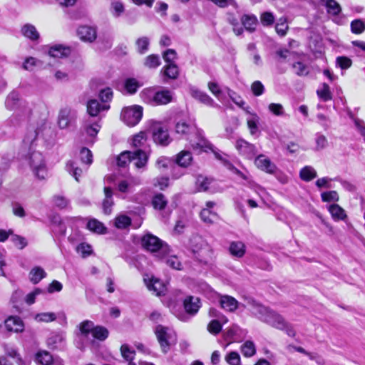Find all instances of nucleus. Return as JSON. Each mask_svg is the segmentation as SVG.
I'll list each match as a JSON object with an SVG mask.
<instances>
[{"instance_id":"nucleus-1","label":"nucleus","mask_w":365,"mask_h":365,"mask_svg":"<svg viewBox=\"0 0 365 365\" xmlns=\"http://www.w3.org/2000/svg\"><path fill=\"white\" fill-rule=\"evenodd\" d=\"M37 133L32 130L28 133L24 139L25 145H29V163L34 175L39 180H44L47 176V169L42 154L38 151L32 150Z\"/></svg>"},{"instance_id":"nucleus-2","label":"nucleus","mask_w":365,"mask_h":365,"mask_svg":"<svg viewBox=\"0 0 365 365\" xmlns=\"http://www.w3.org/2000/svg\"><path fill=\"white\" fill-rule=\"evenodd\" d=\"M252 312L261 321L277 329H284L287 327V322L282 316L255 302L252 303Z\"/></svg>"},{"instance_id":"nucleus-3","label":"nucleus","mask_w":365,"mask_h":365,"mask_svg":"<svg viewBox=\"0 0 365 365\" xmlns=\"http://www.w3.org/2000/svg\"><path fill=\"white\" fill-rule=\"evenodd\" d=\"M140 96L143 102L153 106L168 104L173 99V93L168 89L157 91L154 88H145Z\"/></svg>"},{"instance_id":"nucleus-4","label":"nucleus","mask_w":365,"mask_h":365,"mask_svg":"<svg viewBox=\"0 0 365 365\" xmlns=\"http://www.w3.org/2000/svg\"><path fill=\"white\" fill-rule=\"evenodd\" d=\"M142 247L160 259L164 258L170 252L169 246L158 237L146 234L141 238Z\"/></svg>"},{"instance_id":"nucleus-5","label":"nucleus","mask_w":365,"mask_h":365,"mask_svg":"<svg viewBox=\"0 0 365 365\" xmlns=\"http://www.w3.org/2000/svg\"><path fill=\"white\" fill-rule=\"evenodd\" d=\"M148 157L146 153L141 149H138L133 152L124 151L121 153L117 158V165L119 167L125 168L131 161L135 160V165L137 168L145 167Z\"/></svg>"},{"instance_id":"nucleus-6","label":"nucleus","mask_w":365,"mask_h":365,"mask_svg":"<svg viewBox=\"0 0 365 365\" xmlns=\"http://www.w3.org/2000/svg\"><path fill=\"white\" fill-rule=\"evenodd\" d=\"M155 334L164 353H167L170 346L177 341L175 331L168 327L158 325L155 327Z\"/></svg>"},{"instance_id":"nucleus-7","label":"nucleus","mask_w":365,"mask_h":365,"mask_svg":"<svg viewBox=\"0 0 365 365\" xmlns=\"http://www.w3.org/2000/svg\"><path fill=\"white\" fill-rule=\"evenodd\" d=\"M143 117V108L140 106H132L125 108L121 112V119L128 126L137 125Z\"/></svg>"},{"instance_id":"nucleus-8","label":"nucleus","mask_w":365,"mask_h":365,"mask_svg":"<svg viewBox=\"0 0 365 365\" xmlns=\"http://www.w3.org/2000/svg\"><path fill=\"white\" fill-rule=\"evenodd\" d=\"M153 138L155 143L163 146L168 145L170 138L168 130L160 123H156L152 126Z\"/></svg>"},{"instance_id":"nucleus-9","label":"nucleus","mask_w":365,"mask_h":365,"mask_svg":"<svg viewBox=\"0 0 365 365\" xmlns=\"http://www.w3.org/2000/svg\"><path fill=\"white\" fill-rule=\"evenodd\" d=\"M76 118V112L68 107L60 110L58 124L61 129H65Z\"/></svg>"},{"instance_id":"nucleus-10","label":"nucleus","mask_w":365,"mask_h":365,"mask_svg":"<svg viewBox=\"0 0 365 365\" xmlns=\"http://www.w3.org/2000/svg\"><path fill=\"white\" fill-rule=\"evenodd\" d=\"M255 165L258 169L269 174H274L277 169L276 165L263 154L258 155L255 158Z\"/></svg>"},{"instance_id":"nucleus-11","label":"nucleus","mask_w":365,"mask_h":365,"mask_svg":"<svg viewBox=\"0 0 365 365\" xmlns=\"http://www.w3.org/2000/svg\"><path fill=\"white\" fill-rule=\"evenodd\" d=\"M235 147L239 153L247 159H252L257 154L255 146L242 139H239L235 143Z\"/></svg>"},{"instance_id":"nucleus-12","label":"nucleus","mask_w":365,"mask_h":365,"mask_svg":"<svg viewBox=\"0 0 365 365\" xmlns=\"http://www.w3.org/2000/svg\"><path fill=\"white\" fill-rule=\"evenodd\" d=\"M77 34L82 41L89 43L94 41L97 37L96 29L89 26H79Z\"/></svg>"},{"instance_id":"nucleus-13","label":"nucleus","mask_w":365,"mask_h":365,"mask_svg":"<svg viewBox=\"0 0 365 365\" xmlns=\"http://www.w3.org/2000/svg\"><path fill=\"white\" fill-rule=\"evenodd\" d=\"M6 329L8 331L22 332L24 329V324L21 319L16 316H11L4 321Z\"/></svg>"},{"instance_id":"nucleus-14","label":"nucleus","mask_w":365,"mask_h":365,"mask_svg":"<svg viewBox=\"0 0 365 365\" xmlns=\"http://www.w3.org/2000/svg\"><path fill=\"white\" fill-rule=\"evenodd\" d=\"M184 308L187 313L195 315L201 307L200 299L198 297L189 296L183 302Z\"/></svg>"},{"instance_id":"nucleus-15","label":"nucleus","mask_w":365,"mask_h":365,"mask_svg":"<svg viewBox=\"0 0 365 365\" xmlns=\"http://www.w3.org/2000/svg\"><path fill=\"white\" fill-rule=\"evenodd\" d=\"M190 93L192 98L205 105L212 107L218 106V105L215 103L213 99L211 98L206 93L196 88H191Z\"/></svg>"},{"instance_id":"nucleus-16","label":"nucleus","mask_w":365,"mask_h":365,"mask_svg":"<svg viewBox=\"0 0 365 365\" xmlns=\"http://www.w3.org/2000/svg\"><path fill=\"white\" fill-rule=\"evenodd\" d=\"M219 303L222 309L225 311L233 312L238 307V302L232 297L229 295H220Z\"/></svg>"},{"instance_id":"nucleus-17","label":"nucleus","mask_w":365,"mask_h":365,"mask_svg":"<svg viewBox=\"0 0 365 365\" xmlns=\"http://www.w3.org/2000/svg\"><path fill=\"white\" fill-rule=\"evenodd\" d=\"M110 108L108 104H101L97 100L92 99L87 103V111L91 116H97L101 110H107Z\"/></svg>"},{"instance_id":"nucleus-18","label":"nucleus","mask_w":365,"mask_h":365,"mask_svg":"<svg viewBox=\"0 0 365 365\" xmlns=\"http://www.w3.org/2000/svg\"><path fill=\"white\" fill-rule=\"evenodd\" d=\"M197 141L191 144V147L193 150L197 152H201L206 149H212V145L203 136L201 131H197L196 133Z\"/></svg>"},{"instance_id":"nucleus-19","label":"nucleus","mask_w":365,"mask_h":365,"mask_svg":"<svg viewBox=\"0 0 365 365\" xmlns=\"http://www.w3.org/2000/svg\"><path fill=\"white\" fill-rule=\"evenodd\" d=\"M65 339L64 333H55L48 339L47 344L51 349H61L64 346Z\"/></svg>"},{"instance_id":"nucleus-20","label":"nucleus","mask_w":365,"mask_h":365,"mask_svg":"<svg viewBox=\"0 0 365 365\" xmlns=\"http://www.w3.org/2000/svg\"><path fill=\"white\" fill-rule=\"evenodd\" d=\"M94 323L90 320H85L78 326L77 336L82 339H88V335L93 333Z\"/></svg>"},{"instance_id":"nucleus-21","label":"nucleus","mask_w":365,"mask_h":365,"mask_svg":"<svg viewBox=\"0 0 365 365\" xmlns=\"http://www.w3.org/2000/svg\"><path fill=\"white\" fill-rule=\"evenodd\" d=\"M48 55L54 58H62L68 56L71 53V49L61 44H56L50 47Z\"/></svg>"},{"instance_id":"nucleus-22","label":"nucleus","mask_w":365,"mask_h":365,"mask_svg":"<svg viewBox=\"0 0 365 365\" xmlns=\"http://www.w3.org/2000/svg\"><path fill=\"white\" fill-rule=\"evenodd\" d=\"M192 161V155L190 150H183L176 155L175 162L178 166L188 167Z\"/></svg>"},{"instance_id":"nucleus-23","label":"nucleus","mask_w":365,"mask_h":365,"mask_svg":"<svg viewBox=\"0 0 365 365\" xmlns=\"http://www.w3.org/2000/svg\"><path fill=\"white\" fill-rule=\"evenodd\" d=\"M101 125L98 123H91L86 121L83 125L85 133L91 138L88 141L91 143H94V138L99 132Z\"/></svg>"},{"instance_id":"nucleus-24","label":"nucleus","mask_w":365,"mask_h":365,"mask_svg":"<svg viewBox=\"0 0 365 365\" xmlns=\"http://www.w3.org/2000/svg\"><path fill=\"white\" fill-rule=\"evenodd\" d=\"M149 290L153 291L156 295L164 294L166 292L165 284L158 279L153 278L147 284Z\"/></svg>"},{"instance_id":"nucleus-25","label":"nucleus","mask_w":365,"mask_h":365,"mask_svg":"<svg viewBox=\"0 0 365 365\" xmlns=\"http://www.w3.org/2000/svg\"><path fill=\"white\" fill-rule=\"evenodd\" d=\"M21 34L31 41H38L40 38L39 33L36 28L31 24H26L21 28Z\"/></svg>"},{"instance_id":"nucleus-26","label":"nucleus","mask_w":365,"mask_h":365,"mask_svg":"<svg viewBox=\"0 0 365 365\" xmlns=\"http://www.w3.org/2000/svg\"><path fill=\"white\" fill-rule=\"evenodd\" d=\"M105 200L103 202V212L106 215H109L111 212V207L113 205V190L110 187H104Z\"/></svg>"},{"instance_id":"nucleus-27","label":"nucleus","mask_w":365,"mask_h":365,"mask_svg":"<svg viewBox=\"0 0 365 365\" xmlns=\"http://www.w3.org/2000/svg\"><path fill=\"white\" fill-rule=\"evenodd\" d=\"M195 130L192 125L188 123L186 120L178 121L175 125V132L182 135H187Z\"/></svg>"},{"instance_id":"nucleus-28","label":"nucleus","mask_w":365,"mask_h":365,"mask_svg":"<svg viewBox=\"0 0 365 365\" xmlns=\"http://www.w3.org/2000/svg\"><path fill=\"white\" fill-rule=\"evenodd\" d=\"M329 211L335 220H344L347 217L345 210L338 204L329 205Z\"/></svg>"},{"instance_id":"nucleus-29","label":"nucleus","mask_w":365,"mask_h":365,"mask_svg":"<svg viewBox=\"0 0 365 365\" xmlns=\"http://www.w3.org/2000/svg\"><path fill=\"white\" fill-rule=\"evenodd\" d=\"M161 73L168 78L176 79L179 76V68L175 63H169L163 68Z\"/></svg>"},{"instance_id":"nucleus-30","label":"nucleus","mask_w":365,"mask_h":365,"mask_svg":"<svg viewBox=\"0 0 365 365\" xmlns=\"http://www.w3.org/2000/svg\"><path fill=\"white\" fill-rule=\"evenodd\" d=\"M46 276V272L40 267H34L29 272V279L34 284L38 283Z\"/></svg>"},{"instance_id":"nucleus-31","label":"nucleus","mask_w":365,"mask_h":365,"mask_svg":"<svg viewBox=\"0 0 365 365\" xmlns=\"http://www.w3.org/2000/svg\"><path fill=\"white\" fill-rule=\"evenodd\" d=\"M317 94L318 97L324 102L332 99L330 88L326 83H322L320 87L317 90Z\"/></svg>"},{"instance_id":"nucleus-32","label":"nucleus","mask_w":365,"mask_h":365,"mask_svg":"<svg viewBox=\"0 0 365 365\" xmlns=\"http://www.w3.org/2000/svg\"><path fill=\"white\" fill-rule=\"evenodd\" d=\"M229 250L230 254L237 257H242L245 253V246L242 242H232Z\"/></svg>"},{"instance_id":"nucleus-33","label":"nucleus","mask_w":365,"mask_h":365,"mask_svg":"<svg viewBox=\"0 0 365 365\" xmlns=\"http://www.w3.org/2000/svg\"><path fill=\"white\" fill-rule=\"evenodd\" d=\"M317 171L312 166H305L299 172L300 178L306 182H309L317 178Z\"/></svg>"},{"instance_id":"nucleus-34","label":"nucleus","mask_w":365,"mask_h":365,"mask_svg":"<svg viewBox=\"0 0 365 365\" xmlns=\"http://www.w3.org/2000/svg\"><path fill=\"white\" fill-rule=\"evenodd\" d=\"M202 220L207 224H212L218 220V215L209 208H203L200 212Z\"/></svg>"},{"instance_id":"nucleus-35","label":"nucleus","mask_w":365,"mask_h":365,"mask_svg":"<svg viewBox=\"0 0 365 365\" xmlns=\"http://www.w3.org/2000/svg\"><path fill=\"white\" fill-rule=\"evenodd\" d=\"M213 153L215 158L223 163V164L227 167L228 169L233 170L237 175L242 178L243 179H246L245 175L240 171L238 169L234 167V165L230 163L227 159L225 158V154L222 153H220L218 151H213Z\"/></svg>"},{"instance_id":"nucleus-36","label":"nucleus","mask_w":365,"mask_h":365,"mask_svg":"<svg viewBox=\"0 0 365 365\" xmlns=\"http://www.w3.org/2000/svg\"><path fill=\"white\" fill-rule=\"evenodd\" d=\"M152 205L155 209L162 210L167 206L168 200L163 194L157 193L153 197Z\"/></svg>"},{"instance_id":"nucleus-37","label":"nucleus","mask_w":365,"mask_h":365,"mask_svg":"<svg viewBox=\"0 0 365 365\" xmlns=\"http://www.w3.org/2000/svg\"><path fill=\"white\" fill-rule=\"evenodd\" d=\"M19 95L16 91L11 92L5 101V106L9 110H14L19 105Z\"/></svg>"},{"instance_id":"nucleus-38","label":"nucleus","mask_w":365,"mask_h":365,"mask_svg":"<svg viewBox=\"0 0 365 365\" xmlns=\"http://www.w3.org/2000/svg\"><path fill=\"white\" fill-rule=\"evenodd\" d=\"M66 169L77 182L79 181V178L81 176L83 170L77 165L76 163L71 160L68 161L66 163Z\"/></svg>"},{"instance_id":"nucleus-39","label":"nucleus","mask_w":365,"mask_h":365,"mask_svg":"<svg viewBox=\"0 0 365 365\" xmlns=\"http://www.w3.org/2000/svg\"><path fill=\"white\" fill-rule=\"evenodd\" d=\"M87 228L98 234H104L106 232V227L100 221L93 219L88 222Z\"/></svg>"},{"instance_id":"nucleus-40","label":"nucleus","mask_w":365,"mask_h":365,"mask_svg":"<svg viewBox=\"0 0 365 365\" xmlns=\"http://www.w3.org/2000/svg\"><path fill=\"white\" fill-rule=\"evenodd\" d=\"M141 86L140 82L133 78H127L124 83L125 91L131 95L135 93Z\"/></svg>"},{"instance_id":"nucleus-41","label":"nucleus","mask_w":365,"mask_h":365,"mask_svg":"<svg viewBox=\"0 0 365 365\" xmlns=\"http://www.w3.org/2000/svg\"><path fill=\"white\" fill-rule=\"evenodd\" d=\"M110 11L114 17L118 18L124 12V5L121 1L118 0H113L110 3Z\"/></svg>"},{"instance_id":"nucleus-42","label":"nucleus","mask_w":365,"mask_h":365,"mask_svg":"<svg viewBox=\"0 0 365 365\" xmlns=\"http://www.w3.org/2000/svg\"><path fill=\"white\" fill-rule=\"evenodd\" d=\"M325 6L327 8V13L333 16H336L341 11V6L335 0H327Z\"/></svg>"},{"instance_id":"nucleus-43","label":"nucleus","mask_w":365,"mask_h":365,"mask_svg":"<svg viewBox=\"0 0 365 365\" xmlns=\"http://www.w3.org/2000/svg\"><path fill=\"white\" fill-rule=\"evenodd\" d=\"M92 336L94 339L100 341H104L108 336V331L106 328L101 326L93 325Z\"/></svg>"},{"instance_id":"nucleus-44","label":"nucleus","mask_w":365,"mask_h":365,"mask_svg":"<svg viewBox=\"0 0 365 365\" xmlns=\"http://www.w3.org/2000/svg\"><path fill=\"white\" fill-rule=\"evenodd\" d=\"M34 319L38 322H51L56 319V315L53 312H43L34 315Z\"/></svg>"},{"instance_id":"nucleus-45","label":"nucleus","mask_w":365,"mask_h":365,"mask_svg":"<svg viewBox=\"0 0 365 365\" xmlns=\"http://www.w3.org/2000/svg\"><path fill=\"white\" fill-rule=\"evenodd\" d=\"M149 44V38L146 36L138 38L135 41L137 51L141 54H143L148 51Z\"/></svg>"},{"instance_id":"nucleus-46","label":"nucleus","mask_w":365,"mask_h":365,"mask_svg":"<svg viewBox=\"0 0 365 365\" xmlns=\"http://www.w3.org/2000/svg\"><path fill=\"white\" fill-rule=\"evenodd\" d=\"M36 361L42 365H50L53 361V357L46 351H39L36 354Z\"/></svg>"},{"instance_id":"nucleus-47","label":"nucleus","mask_w":365,"mask_h":365,"mask_svg":"<svg viewBox=\"0 0 365 365\" xmlns=\"http://www.w3.org/2000/svg\"><path fill=\"white\" fill-rule=\"evenodd\" d=\"M242 23L247 31L255 30V26L257 24V19L253 16L244 15L241 19Z\"/></svg>"},{"instance_id":"nucleus-48","label":"nucleus","mask_w":365,"mask_h":365,"mask_svg":"<svg viewBox=\"0 0 365 365\" xmlns=\"http://www.w3.org/2000/svg\"><path fill=\"white\" fill-rule=\"evenodd\" d=\"M241 351L242 354L246 357L252 356L256 352L255 346L254 343L251 341H245L242 345Z\"/></svg>"},{"instance_id":"nucleus-49","label":"nucleus","mask_w":365,"mask_h":365,"mask_svg":"<svg viewBox=\"0 0 365 365\" xmlns=\"http://www.w3.org/2000/svg\"><path fill=\"white\" fill-rule=\"evenodd\" d=\"M222 323L221 320L213 319L207 325L208 331L213 334L217 335L222 331Z\"/></svg>"},{"instance_id":"nucleus-50","label":"nucleus","mask_w":365,"mask_h":365,"mask_svg":"<svg viewBox=\"0 0 365 365\" xmlns=\"http://www.w3.org/2000/svg\"><path fill=\"white\" fill-rule=\"evenodd\" d=\"M322 200L323 202H337L339 201V197L336 191L331 190L324 192L321 194Z\"/></svg>"},{"instance_id":"nucleus-51","label":"nucleus","mask_w":365,"mask_h":365,"mask_svg":"<svg viewBox=\"0 0 365 365\" xmlns=\"http://www.w3.org/2000/svg\"><path fill=\"white\" fill-rule=\"evenodd\" d=\"M130 223V218L125 215H120L115 220V225L118 229H124L129 226Z\"/></svg>"},{"instance_id":"nucleus-52","label":"nucleus","mask_w":365,"mask_h":365,"mask_svg":"<svg viewBox=\"0 0 365 365\" xmlns=\"http://www.w3.org/2000/svg\"><path fill=\"white\" fill-rule=\"evenodd\" d=\"M160 64V60L158 55L151 54L146 57L145 61V66L153 68H157Z\"/></svg>"},{"instance_id":"nucleus-53","label":"nucleus","mask_w":365,"mask_h":365,"mask_svg":"<svg viewBox=\"0 0 365 365\" xmlns=\"http://www.w3.org/2000/svg\"><path fill=\"white\" fill-rule=\"evenodd\" d=\"M365 29V24L361 19H355L351 23V32L356 34H361Z\"/></svg>"},{"instance_id":"nucleus-54","label":"nucleus","mask_w":365,"mask_h":365,"mask_svg":"<svg viewBox=\"0 0 365 365\" xmlns=\"http://www.w3.org/2000/svg\"><path fill=\"white\" fill-rule=\"evenodd\" d=\"M145 141H146L145 133L143 132H140L133 137L132 145L133 147L140 149V148H142L144 146Z\"/></svg>"},{"instance_id":"nucleus-55","label":"nucleus","mask_w":365,"mask_h":365,"mask_svg":"<svg viewBox=\"0 0 365 365\" xmlns=\"http://www.w3.org/2000/svg\"><path fill=\"white\" fill-rule=\"evenodd\" d=\"M80 158L82 163L87 165H91L93 162V155L91 151L86 148H81L80 151Z\"/></svg>"},{"instance_id":"nucleus-56","label":"nucleus","mask_w":365,"mask_h":365,"mask_svg":"<svg viewBox=\"0 0 365 365\" xmlns=\"http://www.w3.org/2000/svg\"><path fill=\"white\" fill-rule=\"evenodd\" d=\"M120 351L123 357L129 363H133L135 351L130 349L128 345L123 344L120 347Z\"/></svg>"},{"instance_id":"nucleus-57","label":"nucleus","mask_w":365,"mask_h":365,"mask_svg":"<svg viewBox=\"0 0 365 365\" xmlns=\"http://www.w3.org/2000/svg\"><path fill=\"white\" fill-rule=\"evenodd\" d=\"M225 361L230 365H240V356L236 351H231L225 356Z\"/></svg>"},{"instance_id":"nucleus-58","label":"nucleus","mask_w":365,"mask_h":365,"mask_svg":"<svg viewBox=\"0 0 365 365\" xmlns=\"http://www.w3.org/2000/svg\"><path fill=\"white\" fill-rule=\"evenodd\" d=\"M76 251L81 254L82 257L86 258L91 254L92 247L88 244L81 243L76 247Z\"/></svg>"},{"instance_id":"nucleus-59","label":"nucleus","mask_w":365,"mask_h":365,"mask_svg":"<svg viewBox=\"0 0 365 365\" xmlns=\"http://www.w3.org/2000/svg\"><path fill=\"white\" fill-rule=\"evenodd\" d=\"M275 29L279 35L281 36H284L288 29L286 19L282 18L279 19V21L276 24Z\"/></svg>"},{"instance_id":"nucleus-60","label":"nucleus","mask_w":365,"mask_h":365,"mask_svg":"<svg viewBox=\"0 0 365 365\" xmlns=\"http://www.w3.org/2000/svg\"><path fill=\"white\" fill-rule=\"evenodd\" d=\"M210 183L209 179L202 175L198 176L196 180V185L199 191H206Z\"/></svg>"},{"instance_id":"nucleus-61","label":"nucleus","mask_w":365,"mask_h":365,"mask_svg":"<svg viewBox=\"0 0 365 365\" xmlns=\"http://www.w3.org/2000/svg\"><path fill=\"white\" fill-rule=\"evenodd\" d=\"M11 208L13 214L19 217H24L26 212L22 205L18 202H13L11 203Z\"/></svg>"},{"instance_id":"nucleus-62","label":"nucleus","mask_w":365,"mask_h":365,"mask_svg":"<svg viewBox=\"0 0 365 365\" xmlns=\"http://www.w3.org/2000/svg\"><path fill=\"white\" fill-rule=\"evenodd\" d=\"M336 63L341 69H347L351 67L352 61L346 56H339L336 58Z\"/></svg>"},{"instance_id":"nucleus-63","label":"nucleus","mask_w":365,"mask_h":365,"mask_svg":"<svg viewBox=\"0 0 365 365\" xmlns=\"http://www.w3.org/2000/svg\"><path fill=\"white\" fill-rule=\"evenodd\" d=\"M293 68L297 76H306L309 73L307 66L302 62L298 61L293 64Z\"/></svg>"},{"instance_id":"nucleus-64","label":"nucleus","mask_w":365,"mask_h":365,"mask_svg":"<svg viewBox=\"0 0 365 365\" xmlns=\"http://www.w3.org/2000/svg\"><path fill=\"white\" fill-rule=\"evenodd\" d=\"M40 61L34 57H28L26 58L23 64V68L26 71H32Z\"/></svg>"}]
</instances>
